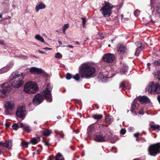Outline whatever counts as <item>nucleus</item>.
<instances>
[{"label":"nucleus","instance_id":"obj_1","mask_svg":"<svg viewBox=\"0 0 160 160\" xmlns=\"http://www.w3.org/2000/svg\"><path fill=\"white\" fill-rule=\"evenodd\" d=\"M52 88L50 84H48L45 90L41 93V94H38L35 96L33 100L34 104L35 106L38 105L42 102L43 98H46L48 102H51L52 99L51 92Z\"/></svg>","mask_w":160,"mask_h":160},{"label":"nucleus","instance_id":"obj_2","mask_svg":"<svg viewBox=\"0 0 160 160\" xmlns=\"http://www.w3.org/2000/svg\"><path fill=\"white\" fill-rule=\"evenodd\" d=\"M80 73L82 78L90 79L96 75L95 68L88 63L82 64L79 67Z\"/></svg>","mask_w":160,"mask_h":160},{"label":"nucleus","instance_id":"obj_3","mask_svg":"<svg viewBox=\"0 0 160 160\" xmlns=\"http://www.w3.org/2000/svg\"><path fill=\"white\" fill-rule=\"evenodd\" d=\"M24 78V76L22 73L18 72L15 73L14 75L12 74L10 76L9 82L13 87L18 88L23 84Z\"/></svg>","mask_w":160,"mask_h":160},{"label":"nucleus","instance_id":"obj_4","mask_svg":"<svg viewBox=\"0 0 160 160\" xmlns=\"http://www.w3.org/2000/svg\"><path fill=\"white\" fill-rule=\"evenodd\" d=\"M151 9L153 15L150 16L149 14H147L143 18V20L147 23L151 22L154 23L159 17H160V2L157 4L155 8V10L157 13H156L155 16L153 15L154 12L152 11V8H151Z\"/></svg>","mask_w":160,"mask_h":160},{"label":"nucleus","instance_id":"obj_5","mask_svg":"<svg viewBox=\"0 0 160 160\" xmlns=\"http://www.w3.org/2000/svg\"><path fill=\"white\" fill-rule=\"evenodd\" d=\"M38 89L36 84L34 82L29 81L27 82L24 86V91L28 94L35 93Z\"/></svg>","mask_w":160,"mask_h":160},{"label":"nucleus","instance_id":"obj_6","mask_svg":"<svg viewBox=\"0 0 160 160\" xmlns=\"http://www.w3.org/2000/svg\"><path fill=\"white\" fill-rule=\"evenodd\" d=\"M148 92L154 94L160 93V85L159 84L156 82L152 81L148 84Z\"/></svg>","mask_w":160,"mask_h":160},{"label":"nucleus","instance_id":"obj_7","mask_svg":"<svg viewBox=\"0 0 160 160\" xmlns=\"http://www.w3.org/2000/svg\"><path fill=\"white\" fill-rule=\"evenodd\" d=\"M4 107L5 112L7 115L12 114V111L15 108V105L13 101H6L4 102Z\"/></svg>","mask_w":160,"mask_h":160},{"label":"nucleus","instance_id":"obj_8","mask_svg":"<svg viewBox=\"0 0 160 160\" xmlns=\"http://www.w3.org/2000/svg\"><path fill=\"white\" fill-rule=\"evenodd\" d=\"M11 89L10 85L7 83L0 84V95L1 97L5 98L9 93Z\"/></svg>","mask_w":160,"mask_h":160},{"label":"nucleus","instance_id":"obj_9","mask_svg":"<svg viewBox=\"0 0 160 160\" xmlns=\"http://www.w3.org/2000/svg\"><path fill=\"white\" fill-rule=\"evenodd\" d=\"M160 144L159 143L150 145L148 150L149 154L152 156H155L160 152Z\"/></svg>","mask_w":160,"mask_h":160},{"label":"nucleus","instance_id":"obj_10","mask_svg":"<svg viewBox=\"0 0 160 160\" xmlns=\"http://www.w3.org/2000/svg\"><path fill=\"white\" fill-rule=\"evenodd\" d=\"M112 8V6L108 2L105 3V5L101 8L100 11L104 17H108L112 12L111 9Z\"/></svg>","mask_w":160,"mask_h":160},{"label":"nucleus","instance_id":"obj_11","mask_svg":"<svg viewBox=\"0 0 160 160\" xmlns=\"http://www.w3.org/2000/svg\"><path fill=\"white\" fill-rule=\"evenodd\" d=\"M110 138L109 136L107 134H104L101 132L96 133L94 136V140L98 142L106 141Z\"/></svg>","mask_w":160,"mask_h":160},{"label":"nucleus","instance_id":"obj_12","mask_svg":"<svg viewBox=\"0 0 160 160\" xmlns=\"http://www.w3.org/2000/svg\"><path fill=\"white\" fill-rule=\"evenodd\" d=\"M102 59L104 61L110 63L114 59L115 57L113 54L108 53L105 54L102 57Z\"/></svg>","mask_w":160,"mask_h":160},{"label":"nucleus","instance_id":"obj_13","mask_svg":"<svg viewBox=\"0 0 160 160\" xmlns=\"http://www.w3.org/2000/svg\"><path fill=\"white\" fill-rule=\"evenodd\" d=\"M25 108L24 106L18 107L16 112V114L17 117L20 118H23L25 114Z\"/></svg>","mask_w":160,"mask_h":160},{"label":"nucleus","instance_id":"obj_14","mask_svg":"<svg viewBox=\"0 0 160 160\" xmlns=\"http://www.w3.org/2000/svg\"><path fill=\"white\" fill-rule=\"evenodd\" d=\"M30 72L32 74H40L43 72V70L35 67H32L28 68Z\"/></svg>","mask_w":160,"mask_h":160},{"label":"nucleus","instance_id":"obj_15","mask_svg":"<svg viewBox=\"0 0 160 160\" xmlns=\"http://www.w3.org/2000/svg\"><path fill=\"white\" fill-rule=\"evenodd\" d=\"M119 88L123 90H129L131 88V85L128 81H125L121 82Z\"/></svg>","mask_w":160,"mask_h":160},{"label":"nucleus","instance_id":"obj_16","mask_svg":"<svg viewBox=\"0 0 160 160\" xmlns=\"http://www.w3.org/2000/svg\"><path fill=\"white\" fill-rule=\"evenodd\" d=\"M136 44L137 47L135 52V55L136 56H138L139 55L140 52V50H142L144 48V47L142 46V44L140 42H137Z\"/></svg>","mask_w":160,"mask_h":160},{"label":"nucleus","instance_id":"obj_17","mask_svg":"<svg viewBox=\"0 0 160 160\" xmlns=\"http://www.w3.org/2000/svg\"><path fill=\"white\" fill-rule=\"evenodd\" d=\"M96 128V127L94 124H90L88 127L87 129V133L88 135L90 136L95 131Z\"/></svg>","mask_w":160,"mask_h":160},{"label":"nucleus","instance_id":"obj_18","mask_svg":"<svg viewBox=\"0 0 160 160\" xmlns=\"http://www.w3.org/2000/svg\"><path fill=\"white\" fill-rule=\"evenodd\" d=\"M140 102L142 103H147L150 102V100L145 96L139 97L138 98Z\"/></svg>","mask_w":160,"mask_h":160},{"label":"nucleus","instance_id":"obj_19","mask_svg":"<svg viewBox=\"0 0 160 160\" xmlns=\"http://www.w3.org/2000/svg\"><path fill=\"white\" fill-rule=\"evenodd\" d=\"M20 127L22 128L23 129L28 132H29L31 131V129L30 127L27 125L24 124L23 123H20Z\"/></svg>","mask_w":160,"mask_h":160},{"label":"nucleus","instance_id":"obj_20","mask_svg":"<svg viewBox=\"0 0 160 160\" xmlns=\"http://www.w3.org/2000/svg\"><path fill=\"white\" fill-rule=\"evenodd\" d=\"M45 5L42 3H40L39 4L36 6L35 10L37 12H38L40 9H44L45 8Z\"/></svg>","mask_w":160,"mask_h":160},{"label":"nucleus","instance_id":"obj_21","mask_svg":"<svg viewBox=\"0 0 160 160\" xmlns=\"http://www.w3.org/2000/svg\"><path fill=\"white\" fill-rule=\"evenodd\" d=\"M99 77H101V80L103 82H106L107 80L111 77H109L108 76H107L105 75H99Z\"/></svg>","mask_w":160,"mask_h":160},{"label":"nucleus","instance_id":"obj_22","mask_svg":"<svg viewBox=\"0 0 160 160\" xmlns=\"http://www.w3.org/2000/svg\"><path fill=\"white\" fill-rule=\"evenodd\" d=\"M35 38L42 42H44L45 41L43 38L39 34H37L35 36Z\"/></svg>","mask_w":160,"mask_h":160},{"label":"nucleus","instance_id":"obj_23","mask_svg":"<svg viewBox=\"0 0 160 160\" xmlns=\"http://www.w3.org/2000/svg\"><path fill=\"white\" fill-rule=\"evenodd\" d=\"M139 108V104L137 103L134 102V103L132 105L131 109V111L133 112V110L136 109H137Z\"/></svg>","mask_w":160,"mask_h":160},{"label":"nucleus","instance_id":"obj_24","mask_svg":"<svg viewBox=\"0 0 160 160\" xmlns=\"http://www.w3.org/2000/svg\"><path fill=\"white\" fill-rule=\"evenodd\" d=\"M126 49V47L123 45H120L118 48V51L120 52H124Z\"/></svg>","mask_w":160,"mask_h":160},{"label":"nucleus","instance_id":"obj_25","mask_svg":"<svg viewBox=\"0 0 160 160\" xmlns=\"http://www.w3.org/2000/svg\"><path fill=\"white\" fill-rule=\"evenodd\" d=\"M150 127L153 129V130H160V126L157 124H153L151 125Z\"/></svg>","mask_w":160,"mask_h":160},{"label":"nucleus","instance_id":"obj_26","mask_svg":"<svg viewBox=\"0 0 160 160\" xmlns=\"http://www.w3.org/2000/svg\"><path fill=\"white\" fill-rule=\"evenodd\" d=\"M12 141L11 140H9L4 143V147L10 148L12 146Z\"/></svg>","mask_w":160,"mask_h":160},{"label":"nucleus","instance_id":"obj_27","mask_svg":"<svg viewBox=\"0 0 160 160\" xmlns=\"http://www.w3.org/2000/svg\"><path fill=\"white\" fill-rule=\"evenodd\" d=\"M153 74L155 78L160 81V70H158L154 72Z\"/></svg>","mask_w":160,"mask_h":160},{"label":"nucleus","instance_id":"obj_28","mask_svg":"<svg viewBox=\"0 0 160 160\" xmlns=\"http://www.w3.org/2000/svg\"><path fill=\"white\" fill-rule=\"evenodd\" d=\"M56 160H64L62 156L60 153H58L55 157Z\"/></svg>","mask_w":160,"mask_h":160},{"label":"nucleus","instance_id":"obj_29","mask_svg":"<svg viewBox=\"0 0 160 160\" xmlns=\"http://www.w3.org/2000/svg\"><path fill=\"white\" fill-rule=\"evenodd\" d=\"M51 133V131L48 129L42 131L43 134L46 137L49 136Z\"/></svg>","mask_w":160,"mask_h":160},{"label":"nucleus","instance_id":"obj_30","mask_svg":"<svg viewBox=\"0 0 160 160\" xmlns=\"http://www.w3.org/2000/svg\"><path fill=\"white\" fill-rule=\"evenodd\" d=\"M56 133V135L58 137L63 138L64 137V135L63 133L60 132L58 131H56L55 132Z\"/></svg>","mask_w":160,"mask_h":160},{"label":"nucleus","instance_id":"obj_31","mask_svg":"<svg viewBox=\"0 0 160 160\" xmlns=\"http://www.w3.org/2000/svg\"><path fill=\"white\" fill-rule=\"evenodd\" d=\"M92 117L95 119H100L102 118V116L100 114H95L92 116Z\"/></svg>","mask_w":160,"mask_h":160},{"label":"nucleus","instance_id":"obj_32","mask_svg":"<svg viewBox=\"0 0 160 160\" xmlns=\"http://www.w3.org/2000/svg\"><path fill=\"white\" fill-rule=\"evenodd\" d=\"M9 70V69H8L6 66L2 68L0 70V72L1 73H4L8 72Z\"/></svg>","mask_w":160,"mask_h":160},{"label":"nucleus","instance_id":"obj_33","mask_svg":"<svg viewBox=\"0 0 160 160\" xmlns=\"http://www.w3.org/2000/svg\"><path fill=\"white\" fill-rule=\"evenodd\" d=\"M118 139V138L116 136H114L110 139L111 142L112 143H115L117 140Z\"/></svg>","mask_w":160,"mask_h":160},{"label":"nucleus","instance_id":"obj_34","mask_svg":"<svg viewBox=\"0 0 160 160\" xmlns=\"http://www.w3.org/2000/svg\"><path fill=\"white\" fill-rule=\"evenodd\" d=\"M155 66H160V60L154 61L152 63Z\"/></svg>","mask_w":160,"mask_h":160},{"label":"nucleus","instance_id":"obj_35","mask_svg":"<svg viewBox=\"0 0 160 160\" xmlns=\"http://www.w3.org/2000/svg\"><path fill=\"white\" fill-rule=\"evenodd\" d=\"M128 69V67L126 65H124L122 68V71L124 72H126Z\"/></svg>","mask_w":160,"mask_h":160},{"label":"nucleus","instance_id":"obj_36","mask_svg":"<svg viewBox=\"0 0 160 160\" xmlns=\"http://www.w3.org/2000/svg\"><path fill=\"white\" fill-rule=\"evenodd\" d=\"M29 143L28 142H23L22 143V145L23 148H28Z\"/></svg>","mask_w":160,"mask_h":160},{"label":"nucleus","instance_id":"obj_37","mask_svg":"<svg viewBox=\"0 0 160 160\" xmlns=\"http://www.w3.org/2000/svg\"><path fill=\"white\" fill-rule=\"evenodd\" d=\"M14 65V63L13 62H10L9 64L7 65L6 66L8 69H9H9L12 67Z\"/></svg>","mask_w":160,"mask_h":160},{"label":"nucleus","instance_id":"obj_38","mask_svg":"<svg viewBox=\"0 0 160 160\" xmlns=\"http://www.w3.org/2000/svg\"><path fill=\"white\" fill-rule=\"evenodd\" d=\"M31 142L33 144H36L38 143L37 140L35 138L32 139L31 140Z\"/></svg>","mask_w":160,"mask_h":160},{"label":"nucleus","instance_id":"obj_39","mask_svg":"<svg viewBox=\"0 0 160 160\" xmlns=\"http://www.w3.org/2000/svg\"><path fill=\"white\" fill-rule=\"evenodd\" d=\"M12 128L14 130H17L18 129L19 126L18 124L15 123L12 126Z\"/></svg>","mask_w":160,"mask_h":160},{"label":"nucleus","instance_id":"obj_40","mask_svg":"<svg viewBox=\"0 0 160 160\" xmlns=\"http://www.w3.org/2000/svg\"><path fill=\"white\" fill-rule=\"evenodd\" d=\"M105 120L107 122H108L110 123H111L113 121V119L112 118H110L109 117L106 118Z\"/></svg>","mask_w":160,"mask_h":160},{"label":"nucleus","instance_id":"obj_41","mask_svg":"<svg viewBox=\"0 0 160 160\" xmlns=\"http://www.w3.org/2000/svg\"><path fill=\"white\" fill-rule=\"evenodd\" d=\"M72 77V76L71 74L69 73H67L66 76V78L67 80H70L71 78Z\"/></svg>","mask_w":160,"mask_h":160},{"label":"nucleus","instance_id":"obj_42","mask_svg":"<svg viewBox=\"0 0 160 160\" xmlns=\"http://www.w3.org/2000/svg\"><path fill=\"white\" fill-rule=\"evenodd\" d=\"M73 78L76 80H78L80 78L79 75L77 73L74 77H73Z\"/></svg>","mask_w":160,"mask_h":160},{"label":"nucleus","instance_id":"obj_43","mask_svg":"<svg viewBox=\"0 0 160 160\" xmlns=\"http://www.w3.org/2000/svg\"><path fill=\"white\" fill-rule=\"evenodd\" d=\"M62 57V55L59 52H58L55 55V57L56 58H61Z\"/></svg>","mask_w":160,"mask_h":160},{"label":"nucleus","instance_id":"obj_44","mask_svg":"<svg viewBox=\"0 0 160 160\" xmlns=\"http://www.w3.org/2000/svg\"><path fill=\"white\" fill-rule=\"evenodd\" d=\"M140 11L138 10H136L134 12V14L136 17H137L140 14Z\"/></svg>","mask_w":160,"mask_h":160},{"label":"nucleus","instance_id":"obj_45","mask_svg":"<svg viewBox=\"0 0 160 160\" xmlns=\"http://www.w3.org/2000/svg\"><path fill=\"white\" fill-rule=\"evenodd\" d=\"M81 19L82 20V26L83 27H85V25L86 22V18H81Z\"/></svg>","mask_w":160,"mask_h":160},{"label":"nucleus","instance_id":"obj_46","mask_svg":"<svg viewBox=\"0 0 160 160\" xmlns=\"http://www.w3.org/2000/svg\"><path fill=\"white\" fill-rule=\"evenodd\" d=\"M69 27V24L68 23L65 24L63 28L62 29H67Z\"/></svg>","mask_w":160,"mask_h":160},{"label":"nucleus","instance_id":"obj_47","mask_svg":"<svg viewBox=\"0 0 160 160\" xmlns=\"http://www.w3.org/2000/svg\"><path fill=\"white\" fill-rule=\"evenodd\" d=\"M126 132V130L124 129H122L120 131V133L122 134H124Z\"/></svg>","mask_w":160,"mask_h":160},{"label":"nucleus","instance_id":"obj_48","mask_svg":"<svg viewBox=\"0 0 160 160\" xmlns=\"http://www.w3.org/2000/svg\"><path fill=\"white\" fill-rule=\"evenodd\" d=\"M140 135V133L139 132H137L134 134V136L136 138V140L138 141V137Z\"/></svg>","mask_w":160,"mask_h":160},{"label":"nucleus","instance_id":"obj_49","mask_svg":"<svg viewBox=\"0 0 160 160\" xmlns=\"http://www.w3.org/2000/svg\"><path fill=\"white\" fill-rule=\"evenodd\" d=\"M10 123L8 122H6L5 124V126L7 128L9 127L10 126Z\"/></svg>","mask_w":160,"mask_h":160},{"label":"nucleus","instance_id":"obj_50","mask_svg":"<svg viewBox=\"0 0 160 160\" xmlns=\"http://www.w3.org/2000/svg\"><path fill=\"white\" fill-rule=\"evenodd\" d=\"M0 44L2 45H5V44L4 42V41L2 40H0Z\"/></svg>","mask_w":160,"mask_h":160},{"label":"nucleus","instance_id":"obj_51","mask_svg":"<svg viewBox=\"0 0 160 160\" xmlns=\"http://www.w3.org/2000/svg\"><path fill=\"white\" fill-rule=\"evenodd\" d=\"M143 109H141L139 111L138 113L139 114H144L143 112Z\"/></svg>","mask_w":160,"mask_h":160},{"label":"nucleus","instance_id":"obj_52","mask_svg":"<svg viewBox=\"0 0 160 160\" xmlns=\"http://www.w3.org/2000/svg\"><path fill=\"white\" fill-rule=\"evenodd\" d=\"M53 158V155H52L48 157V160H51Z\"/></svg>","mask_w":160,"mask_h":160},{"label":"nucleus","instance_id":"obj_53","mask_svg":"<svg viewBox=\"0 0 160 160\" xmlns=\"http://www.w3.org/2000/svg\"><path fill=\"white\" fill-rule=\"evenodd\" d=\"M20 57L21 58L23 59H26L27 58V57L26 56H24L23 55H22V56H20Z\"/></svg>","mask_w":160,"mask_h":160},{"label":"nucleus","instance_id":"obj_54","mask_svg":"<svg viewBox=\"0 0 160 160\" xmlns=\"http://www.w3.org/2000/svg\"><path fill=\"white\" fill-rule=\"evenodd\" d=\"M0 146H3L4 147V143H3L2 142H0Z\"/></svg>","mask_w":160,"mask_h":160},{"label":"nucleus","instance_id":"obj_55","mask_svg":"<svg viewBox=\"0 0 160 160\" xmlns=\"http://www.w3.org/2000/svg\"><path fill=\"white\" fill-rule=\"evenodd\" d=\"M38 52H39V53H41L44 54V53H45L44 52H43V51L40 50H38Z\"/></svg>","mask_w":160,"mask_h":160},{"label":"nucleus","instance_id":"obj_56","mask_svg":"<svg viewBox=\"0 0 160 160\" xmlns=\"http://www.w3.org/2000/svg\"><path fill=\"white\" fill-rule=\"evenodd\" d=\"M44 49L46 50H50L51 49V48H43Z\"/></svg>","mask_w":160,"mask_h":160},{"label":"nucleus","instance_id":"obj_57","mask_svg":"<svg viewBox=\"0 0 160 160\" xmlns=\"http://www.w3.org/2000/svg\"><path fill=\"white\" fill-rule=\"evenodd\" d=\"M158 101L160 104V96H158L157 98Z\"/></svg>","mask_w":160,"mask_h":160},{"label":"nucleus","instance_id":"obj_58","mask_svg":"<svg viewBox=\"0 0 160 160\" xmlns=\"http://www.w3.org/2000/svg\"><path fill=\"white\" fill-rule=\"evenodd\" d=\"M37 152H38V154H39L41 152V150L39 149H38L37 150Z\"/></svg>","mask_w":160,"mask_h":160},{"label":"nucleus","instance_id":"obj_59","mask_svg":"<svg viewBox=\"0 0 160 160\" xmlns=\"http://www.w3.org/2000/svg\"><path fill=\"white\" fill-rule=\"evenodd\" d=\"M67 47H68L69 48H73V46L71 45H69L67 46Z\"/></svg>","mask_w":160,"mask_h":160},{"label":"nucleus","instance_id":"obj_60","mask_svg":"<svg viewBox=\"0 0 160 160\" xmlns=\"http://www.w3.org/2000/svg\"><path fill=\"white\" fill-rule=\"evenodd\" d=\"M151 65V64L150 63H148L147 64V66L149 68V69H150V66Z\"/></svg>","mask_w":160,"mask_h":160},{"label":"nucleus","instance_id":"obj_61","mask_svg":"<svg viewBox=\"0 0 160 160\" xmlns=\"http://www.w3.org/2000/svg\"><path fill=\"white\" fill-rule=\"evenodd\" d=\"M49 144L48 142H45V145L46 146H48L49 145Z\"/></svg>","mask_w":160,"mask_h":160},{"label":"nucleus","instance_id":"obj_62","mask_svg":"<svg viewBox=\"0 0 160 160\" xmlns=\"http://www.w3.org/2000/svg\"><path fill=\"white\" fill-rule=\"evenodd\" d=\"M128 129H129V130L130 131L131 130H132V129H133V128H132L131 127H129V128H128Z\"/></svg>","mask_w":160,"mask_h":160},{"label":"nucleus","instance_id":"obj_63","mask_svg":"<svg viewBox=\"0 0 160 160\" xmlns=\"http://www.w3.org/2000/svg\"><path fill=\"white\" fill-rule=\"evenodd\" d=\"M73 132H75L76 133H78L79 132V131H75V130H73Z\"/></svg>","mask_w":160,"mask_h":160},{"label":"nucleus","instance_id":"obj_64","mask_svg":"<svg viewBox=\"0 0 160 160\" xmlns=\"http://www.w3.org/2000/svg\"><path fill=\"white\" fill-rule=\"evenodd\" d=\"M65 29H63V31L64 33L65 34Z\"/></svg>","mask_w":160,"mask_h":160}]
</instances>
